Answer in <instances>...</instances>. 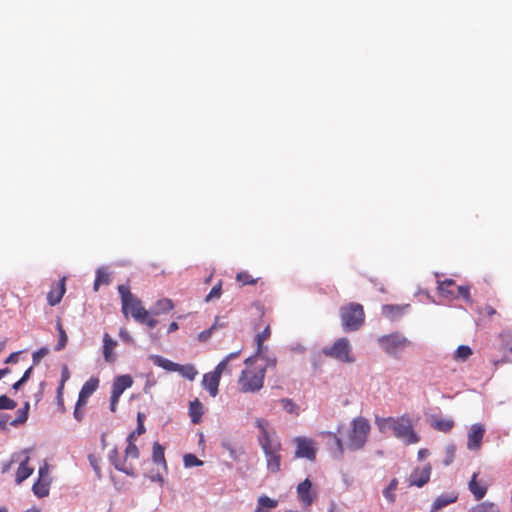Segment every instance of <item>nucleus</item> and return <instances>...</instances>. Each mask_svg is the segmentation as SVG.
Segmentation results:
<instances>
[{
    "instance_id": "f257e3e1",
    "label": "nucleus",
    "mask_w": 512,
    "mask_h": 512,
    "mask_svg": "<svg viewBox=\"0 0 512 512\" xmlns=\"http://www.w3.org/2000/svg\"><path fill=\"white\" fill-rule=\"evenodd\" d=\"M375 423L381 433L392 432L396 438L405 444H414L419 441L413 430L411 420L407 416L376 417Z\"/></svg>"
},
{
    "instance_id": "f03ea898",
    "label": "nucleus",
    "mask_w": 512,
    "mask_h": 512,
    "mask_svg": "<svg viewBox=\"0 0 512 512\" xmlns=\"http://www.w3.org/2000/svg\"><path fill=\"white\" fill-rule=\"evenodd\" d=\"M244 363L246 367L237 381L239 389L243 393H256L263 387L266 368L256 365L255 357H248Z\"/></svg>"
},
{
    "instance_id": "7ed1b4c3",
    "label": "nucleus",
    "mask_w": 512,
    "mask_h": 512,
    "mask_svg": "<svg viewBox=\"0 0 512 512\" xmlns=\"http://www.w3.org/2000/svg\"><path fill=\"white\" fill-rule=\"evenodd\" d=\"M370 432V424L364 417H357L351 423L346 446L350 450H359L366 444Z\"/></svg>"
},
{
    "instance_id": "20e7f679",
    "label": "nucleus",
    "mask_w": 512,
    "mask_h": 512,
    "mask_svg": "<svg viewBox=\"0 0 512 512\" xmlns=\"http://www.w3.org/2000/svg\"><path fill=\"white\" fill-rule=\"evenodd\" d=\"M340 316L345 331H356L364 323V310L362 305L350 303L341 307Z\"/></svg>"
},
{
    "instance_id": "39448f33",
    "label": "nucleus",
    "mask_w": 512,
    "mask_h": 512,
    "mask_svg": "<svg viewBox=\"0 0 512 512\" xmlns=\"http://www.w3.org/2000/svg\"><path fill=\"white\" fill-rule=\"evenodd\" d=\"M377 343L384 352L393 357L399 356L410 345V341L398 332L379 337Z\"/></svg>"
},
{
    "instance_id": "423d86ee",
    "label": "nucleus",
    "mask_w": 512,
    "mask_h": 512,
    "mask_svg": "<svg viewBox=\"0 0 512 512\" xmlns=\"http://www.w3.org/2000/svg\"><path fill=\"white\" fill-rule=\"evenodd\" d=\"M323 354L344 363H353L355 358L352 354V346L347 338H338L331 346L322 350Z\"/></svg>"
},
{
    "instance_id": "0eeeda50",
    "label": "nucleus",
    "mask_w": 512,
    "mask_h": 512,
    "mask_svg": "<svg viewBox=\"0 0 512 512\" xmlns=\"http://www.w3.org/2000/svg\"><path fill=\"white\" fill-rule=\"evenodd\" d=\"M149 359L158 367H161L170 372H178L181 376L187 378L188 380H194L197 376L198 372L196 368L191 365H180L170 361L159 355H150Z\"/></svg>"
},
{
    "instance_id": "6e6552de",
    "label": "nucleus",
    "mask_w": 512,
    "mask_h": 512,
    "mask_svg": "<svg viewBox=\"0 0 512 512\" xmlns=\"http://www.w3.org/2000/svg\"><path fill=\"white\" fill-rule=\"evenodd\" d=\"M266 460V467L270 473H277L281 468V441H274L268 444L260 445Z\"/></svg>"
},
{
    "instance_id": "1a4fd4ad",
    "label": "nucleus",
    "mask_w": 512,
    "mask_h": 512,
    "mask_svg": "<svg viewBox=\"0 0 512 512\" xmlns=\"http://www.w3.org/2000/svg\"><path fill=\"white\" fill-rule=\"evenodd\" d=\"M254 426L258 430L257 441L259 446L280 440L275 428L267 419L255 418Z\"/></svg>"
},
{
    "instance_id": "9d476101",
    "label": "nucleus",
    "mask_w": 512,
    "mask_h": 512,
    "mask_svg": "<svg viewBox=\"0 0 512 512\" xmlns=\"http://www.w3.org/2000/svg\"><path fill=\"white\" fill-rule=\"evenodd\" d=\"M29 461L30 457L28 449L12 455L11 463L19 464L15 477V482L17 484H21L23 481H25L28 477H30L33 474L34 468L28 465Z\"/></svg>"
},
{
    "instance_id": "9b49d317",
    "label": "nucleus",
    "mask_w": 512,
    "mask_h": 512,
    "mask_svg": "<svg viewBox=\"0 0 512 512\" xmlns=\"http://www.w3.org/2000/svg\"><path fill=\"white\" fill-rule=\"evenodd\" d=\"M296 451L295 455L298 458H306L308 460H314L316 455V443L306 437H297L295 439Z\"/></svg>"
},
{
    "instance_id": "f8f14e48",
    "label": "nucleus",
    "mask_w": 512,
    "mask_h": 512,
    "mask_svg": "<svg viewBox=\"0 0 512 512\" xmlns=\"http://www.w3.org/2000/svg\"><path fill=\"white\" fill-rule=\"evenodd\" d=\"M122 311L125 315L130 314L135 321L139 322L145 316L146 310L139 299L133 297L125 300L122 305Z\"/></svg>"
},
{
    "instance_id": "ddd939ff",
    "label": "nucleus",
    "mask_w": 512,
    "mask_h": 512,
    "mask_svg": "<svg viewBox=\"0 0 512 512\" xmlns=\"http://www.w3.org/2000/svg\"><path fill=\"white\" fill-rule=\"evenodd\" d=\"M431 465L415 468L409 476V486L423 487L430 479Z\"/></svg>"
},
{
    "instance_id": "4468645a",
    "label": "nucleus",
    "mask_w": 512,
    "mask_h": 512,
    "mask_svg": "<svg viewBox=\"0 0 512 512\" xmlns=\"http://www.w3.org/2000/svg\"><path fill=\"white\" fill-rule=\"evenodd\" d=\"M298 500L304 506H310L315 499V492L312 489V483L309 479H305L297 486Z\"/></svg>"
},
{
    "instance_id": "2eb2a0df",
    "label": "nucleus",
    "mask_w": 512,
    "mask_h": 512,
    "mask_svg": "<svg viewBox=\"0 0 512 512\" xmlns=\"http://www.w3.org/2000/svg\"><path fill=\"white\" fill-rule=\"evenodd\" d=\"M117 345V341L114 340L108 333L103 335L102 354L106 363L112 364L117 360V354L115 353Z\"/></svg>"
},
{
    "instance_id": "dca6fc26",
    "label": "nucleus",
    "mask_w": 512,
    "mask_h": 512,
    "mask_svg": "<svg viewBox=\"0 0 512 512\" xmlns=\"http://www.w3.org/2000/svg\"><path fill=\"white\" fill-rule=\"evenodd\" d=\"M485 429L480 424H474L471 426L468 433L467 447L470 450H477L480 448L482 439L484 436Z\"/></svg>"
},
{
    "instance_id": "f3484780",
    "label": "nucleus",
    "mask_w": 512,
    "mask_h": 512,
    "mask_svg": "<svg viewBox=\"0 0 512 512\" xmlns=\"http://www.w3.org/2000/svg\"><path fill=\"white\" fill-rule=\"evenodd\" d=\"M133 385V378L128 375H120L115 377L112 387H111V395H114L116 397H121L123 392L130 388Z\"/></svg>"
},
{
    "instance_id": "a211bd4d",
    "label": "nucleus",
    "mask_w": 512,
    "mask_h": 512,
    "mask_svg": "<svg viewBox=\"0 0 512 512\" xmlns=\"http://www.w3.org/2000/svg\"><path fill=\"white\" fill-rule=\"evenodd\" d=\"M410 308L409 304H386L382 306V314L390 320H397L403 316Z\"/></svg>"
},
{
    "instance_id": "6ab92c4d",
    "label": "nucleus",
    "mask_w": 512,
    "mask_h": 512,
    "mask_svg": "<svg viewBox=\"0 0 512 512\" xmlns=\"http://www.w3.org/2000/svg\"><path fill=\"white\" fill-rule=\"evenodd\" d=\"M220 378L221 377H219L214 372L206 373L203 376L202 386L210 393L212 397H215L218 394Z\"/></svg>"
},
{
    "instance_id": "aec40b11",
    "label": "nucleus",
    "mask_w": 512,
    "mask_h": 512,
    "mask_svg": "<svg viewBox=\"0 0 512 512\" xmlns=\"http://www.w3.org/2000/svg\"><path fill=\"white\" fill-rule=\"evenodd\" d=\"M117 457H118V452L114 448V449H112L109 452V455H108V458H109L110 462L114 465V467L117 470L125 473L128 476L134 477L135 476V472H134L133 468L128 466V465H126L124 462H121L120 460H118Z\"/></svg>"
},
{
    "instance_id": "412c9836",
    "label": "nucleus",
    "mask_w": 512,
    "mask_h": 512,
    "mask_svg": "<svg viewBox=\"0 0 512 512\" xmlns=\"http://www.w3.org/2000/svg\"><path fill=\"white\" fill-rule=\"evenodd\" d=\"M457 500V494L448 493L438 496L431 506L430 512H437Z\"/></svg>"
},
{
    "instance_id": "4be33fe9",
    "label": "nucleus",
    "mask_w": 512,
    "mask_h": 512,
    "mask_svg": "<svg viewBox=\"0 0 512 512\" xmlns=\"http://www.w3.org/2000/svg\"><path fill=\"white\" fill-rule=\"evenodd\" d=\"M152 461L158 466L161 467L164 472L167 471V463L164 456V447L155 442L152 448Z\"/></svg>"
},
{
    "instance_id": "5701e85b",
    "label": "nucleus",
    "mask_w": 512,
    "mask_h": 512,
    "mask_svg": "<svg viewBox=\"0 0 512 512\" xmlns=\"http://www.w3.org/2000/svg\"><path fill=\"white\" fill-rule=\"evenodd\" d=\"M204 413L203 404L199 401V399H194L190 402L189 405V416L194 424H198L202 420V416Z\"/></svg>"
},
{
    "instance_id": "b1692460",
    "label": "nucleus",
    "mask_w": 512,
    "mask_h": 512,
    "mask_svg": "<svg viewBox=\"0 0 512 512\" xmlns=\"http://www.w3.org/2000/svg\"><path fill=\"white\" fill-rule=\"evenodd\" d=\"M51 479L38 478L32 487V491L38 498H43L49 495Z\"/></svg>"
},
{
    "instance_id": "393cba45",
    "label": "nucleus",
    "mask_w": 512,
    "mask_h": 512,
    "mask_svg": "<svg viewBox=\"0 0 512 512\" xmlns=\"http://www.w3.org/2000/svg\"><path fill=\"white\" fill-rule=\"evenodd\" d=\"M65 280H66V278L63 277L60 280L58 288L54 289V290H51L48 293L47 300H48V303L51 306H55V305H57L61 301V299H62V297H63V295L65 293Z\"/></svg>"
},
{
    "instance_id": "a878e982",
    "label": "nucleus",
    "mask_w": 512,
    "mask_h": 512,
    "mask_svg": "<svg viewBox=\"0 0 512 512\" xmlns=\"http://www.w3.org/2000/svg\"><path fill=\"white\" fill-rule=\"evenodd\" d=\"M278 501L266 495H262L257 500V507L255 512H269V510L276 508Z\"/></svg>"
},
{
    "instance_id": "bb28decb",
    "label": "nucleus",
    "mask_w": 512,
    "mask_h": 512,
    "mask_svg": "<svg viewBox=\"0 0 512 512\" xmlns=\"http://www.w3.org/2000/svg\"><path fill=\"white\" fill-rule=\"evenodd\" d=\"M174 307L172 300L168 298L159 299L151 309V314L160 315L169 312Z\"/></svg>"
},
{
    "instance_id": "cd10ccee",
    "label": "nucleus",
    "mask_w": 512,
    "mask_h": 512,
    "mask_svg": "<svg viewBox=\"0 0 512 512\" xmlns=\"http://www.w3.org/2000/svg\"><path fill=\"white\" fill-rule=\"evenodd\" d=\"M99 386V379L96 377H91L89 380H87L84 385L82 386L80 393L82 398H89L98 388Z\"/></svg>"
},
{
    "instance_id": "c85d7f7f",
    "label": "nucleus",
    "mask_w": 512,
    "mask_h": 512,
    "mask_svg": "<svg viewBox=\"0 0 512 512\" xmlns=\"http://www.w3.org/2000/svg\"><path fill=\"white\" fill-rule=\"evenodd\" d=\"M110 282V274L106 267H100L96 272V279L94 282V290L97 291L101 284H108Z\"/></svg>"
},
{
    "instance_id": "c756f323",
    "label": "nucleus",
    "mask_w": 512,
    "mask_h": 512,
    "mask_svg": "<svg viewBox=\"0 0 512 512\" xmlns=\"http://www.w3.org/2000/svg\"><path fill=\"white\" fill-rule=\"evenodd\" d=\"M127 441H128V445L125 450L126 458L137 459L139 457V450H138L137 446L134 444L135 432H132L131 434H129Z\"/></svg>"
},
{
    "instance_id": "7c9ffc66",
    "label": "nucleus",
    "mask_w": 512,
    "mask_h": 512,
    "mask_svg": "<svg viewBox=\"0 0 512 512\" xmlns=\"http://www.w3.org/2000/svg\"><path fill=\"white\" fill-rule=\"evenodd\" d=\"M221 446L229 453L230 458L233 460H238L239 457L243 454L241 448L236 447L228 440L222 441Z\"/></svg>"
},
{
    "instance_id": "2f4dec72",
    "label": "nucleus",
    "mask_w": 512,
    "mask_h": 512,
    "mask_svg": "<svg viewBox=\"0 0 512 512\" xmlns=\"http://www.w3.org/2000/svg\"><path fill=\"white\" fill-rule=\"evenodd\" d=\"M476 477L477 474H474L471 481L469 482V490L477 500H480L485 496L486 488L478 485Z\"/></svg>"
},
{
    "instance_id": "473e14b6",
    "label": "nucleus",
    "mask_w": 512,
    "mask_h": 512,
    "mask_svg": "<svg viewBox=\"0 0 512 512\" xmlns=\"http://www.w3.org/2000/svg\"><path fill=\"white\" fill-rule=\"evenodd\" d=\"M398 486V480L396 478L392 479L389 485L384 489L383 496L389 503H394L396 500L395 490Z\"/></svg>"
},
{
    "instance_id": "72a5a7b5",
    "label": "nucleus",
    "mask_w": 512,
    "mask_h": 512,
    "mask_svg": "<svg viewBox=\"0 0 512 512\" xmlns=\"http://www.w3.org/2000/svg\"><path fill=\"white\" fill-rule=\"evenodd\" d=\"M252 357H255V363L257 362L258 359L265 361L266 364L263 367H265L266 369L268 367H274L276 365V358L268 352L267 347H264L263 355L258 356L256 352L255 355H253Z\"/></svg>"
},
{
    "instance_id": "f704fd0d",
    "label": "nucleus",
    "mask_w": 512,
    "mask_h": 512,
    "mask_svg": "<svg viewBox=\"0 0 512 512\" xmlns=\"http://www.w3.org/2000/svg\"><path fill=\"white\" fill-rule=\"evenodd\" d=\"M270 336V329L269 327H266L262 333H259L256 336V342H257V355L261 356L263 355V349H264V341L268 339Z\"/></svg>"
},
{
    "instance_id": "c9c22d12",
    "label": "nucleus",
    "mask_w": 512,
    "mask_h": 512,
    "mask_svg": "<svg viewBox=\"0 0 512 512\" xmlns=\"http://www.w3.org/2000/svg\"><path fill=\"white\" fill-rule=\"evenodd\" d=\"M472 355V349L467 345H460L456 352L454 358L456 360L465 361Z\"/></svg>"
},
{
    "instance_id": "e433bc0d",
    "label": "nucleus",
    "mask_w": 512,
    "mask_h": 512,
    "mask_svg": "<svg viewBox=\"0 0 512 512\" xmlns=\"http://www.w3.org/2000/svg\"><path fill=\"white\" fill-rule=\"evenodd\" d=\"M281 404H282V408L289 414H292V415H299L300 413V408L299 406L294 403L292 400L290 399H282L281 400Z\"/></svg>"
},
{
    "instance_id": "4c0bfd02",
    "label": "nucleus",
    "mask_w": 512,
    "mask_h": 512,
    "mask_svg": "<svg viewBox=\"0 0 512 512\" xmlns=\"http://www.w3.org/2000/svg\"><path fill=\"white\" fill-rule=\"evenodd\" d=\"M432 426L439 431L446 432L453 427V421L450 419H438L433 421Z\"/></svg>"
},
{
    "instance_id": "58836bf2",
    "label": "nucleus",
    "mask_w": 512,
    "mask_h": 512,
    "mask_svg": "<svg viewBox=\"0 0 512 512\" xmlns=\"http://www.w3.org/2000/svg\"><path fill=\"white\" fill-rule=\"evenodd\" d=\"M469 512H499V509L494 504L485 502L473 507Z\"/></svg>"
},
{
    "instance_id": "ea45409f",
    "label": "nucleus",
    "mask_w": 512,
    "mask_h": 512,
    "mask_svg": "<svg viewBox=\"0 0 512 512\" xmlns=\"http://www.w3.org/2000/svg\"><path fill=\"white\" fill-rule=\"evenodd\" d=\"M30 408L29 402L24 404V407L18 410L17 418L12 422L13 425L22 424L27 420L28 411Z\"/></svg>"
},
{
    "instance_id": "a19ab883",
    "label": "nucleus",
    "mask_w": 512,
    "mask_h": 512,
    "mask_svg": "<svg viewBox=\"0 0 512 512\" xmlns=\"http://www.w3.org/2000/svg\"><path fill=\"white\" fill-rule=\"evenodd\" d=\"M57 327H58V331H59V339H58V343H57L55 349L57 351H60L66 346L67 335H66L65 331L63 330L60 323L57 324Z\"/></svg>"
},
{
    "instance_id": "79ce46f5",
    "label": "nucleus",
    "mask_w": 512,
    "mask_h": 512,
    "mask_svg": "<svg viewBox=\"0 0 512 512\" xmlns=\"http://www.w3.org/2000/svg\"><path fill=\"white\" fill-rule=\"evenodd\" d=\"M16 406H17V403L14 400L10 399L6 395L0 396V410H2V409L11 410V409H14Z\"/></svg>"
},
{
    "instance_id": "37998d69",
    "label": "nucleus",
    "mask_w": 512,
    "mask_h": 512,
    "mask_svg": "<svg viewBox=\"0 0 512 512\" xmlns=\"http://www.w3.org/2000/svg\"><path fill=\"white\" fill-rule=\"evenodd\" d=\"M183 460L185 467L201 466L203 464V462L193 454H186Z\"/></svg>"
},
{
    "instance_id": "c03bdc74",
    "label": "nucleus",
    "mask_w": 512,
    "mask_h": 512,
    "mask_svg": "<svg viewBox=\"0 0 512 512\" xmlns=\"http://www.w3.org/2000/svg\"><path fill=\"white\" fill-rule=\"evenodd\" d=\"M48 353H49V349L46 347H43V348L35 351L32 354L33 363L35 365L38 364L46 355H48Z\"/></svg>"
},
{
    "instance_id": "a18cd8bd",
    "label": "nucleus",
    "mask_w": 512,
    "mask_h": 512,
    "mask_svg": "<svg viewBox=\"0 0 512 512\" xmlns=\"http://www.w3.org/2000/svg\"><path fill=\"white\" fill-rule=\"evenodd\" d=\"M70 378V372H69V369L66 365H64L62 367V371H61V381H60V386L58 388V394H60L63 390V387H64V384L66 381H68Z\"/></svg>"
},
{
    "instance_id": "49530a36",
    "label": "nucleus",
    "mask_w": 512,
    "mask_h": 512,
    "mask_svg": "<svg viewBox=\"0 0 512 512\" xmlns=\"http://www.w3.org/2000/svg\"><path fill=\"white\" fill-rule=\"evenodd\" d=\"M220 296H221V285L218 284L211 289L209 294L206 296L205 301L209 302L215 298H219Z\"/></svg>"
},
{
    "instance_id": "de8ad7c7",
    "label": "nucleus",
    "mask_w": 512,
    "mask_h": 512,
    "mask_svg": "<svg viewBox=\"0 0 512 512\" xmlns=\"http://www.w3.org/2000/svg\"><path fill=\"white\" fill-rule=\"evenodd\" d=\"M88 460H89V463H90L91 467L93 468V470L97 474L98 478H101V469H100V466H99L98 459L93 454H90L88 456Z\"/></svg>"
},
{
    "instance_id": "09e8293b",
    "label": "nucleus",
    "mask_w": 512,
    "mask_h": 512,
    "mask_svg": "<svg viewBox=\"0 0 512 512\" xmlns=\"http://www.w3.org/2000/svg\"><path fill=\"white\" fill-rule=\"evenodd\" d=\"M144 418H145V415L143 413H138V415H137L138 426H137L136 430L134 431L135 436L136 435L139 436L145 432Z\"/></svg>"
},
{
    "instance_id": "8fccbe9b",
    "label": "nucleus",
    "mask_w": 512,
    "mask_h": 512,
    "mask_svg": "<svg viewBox=\"0 0 512 512\" xmlns=\"http://www.w3.org/2000/svg\"><path fill=\"white\" fill-rule=\"evenodd\" d=\"M151 312L147 311L145 316L141 319V321H139V323H143V324H146L149 328H154L158 321L153 318V317H150V314Z\"/></svg>"
},
{
    "instance_id": "3c124183",
    "label": "nucleus",
    "mask_w": 512,
    "mask_h": 512,
    "mask_svg": "<svg viewBox=\"0 0 512 512\" xmlns=\"http://www.w3.org/2000/svg\"><path fill=\"white\" fill-rule=\"evenodd\" d=\"M38 478L51 479L50 471H49V466H48V464L46 462L39 467V469H38Z\"/></svg>"
},
{
    "instance_id": "603ef678",
    "label": "nucleus",
    "mask_w": 512,
    "mask_h": 512,
    "mask_svg": "<svg viewBox=\"0 0 512 512\" xmlns=\"http://www.w3.org/2000/svg\"><path fill=\"white\" fill-rule=\"evenodd\" d=\"M119 294L121 295L122 305L124 304L125 300L129 298H133L134 296L130 293L129 289L125 285H120L118 287Z\"/></svg>"
},
{
    "instance_id": "864d4df0",
    "label": "nucleus",
    "mask_w": 512,
    "mask_h": 512,
    "mask_svg": "<svg viewBox=\"0 0 512 512\" xmlns=\"http://www.w3.org/2000/svg\"><path fill=\"white\" fill-rule=\"evenodd\" d=\"M453 284V280H444L441 283H439L438 290L440 293L446 295V294H452V291L448 290V287Z\"/></svg>"
},
{
    "instance_id": "5fc2aeb1",
    "label": "nucleus",
    "mask_w": 512,
    "mask_h": 512,
    "mask_svg": "<svg viewBox=\"0 0 512 512\" xmlns=\"http://www.w3.org/2000/svg\"><path fill=\"white\" fill-rule=\"evenodd\" d=\"M237 280L242 282L243 284H254L255 280L251 278V276L246 272H241L237 274Z\"/></svg>"
},
{
    "instance_id": "6e6d98bb",
    "label": "nucleus",
    "mask_w": 512,
    "mask_h": 512,
    "mask_svg": "<svg viewBox=\"0 0 512 512\" xmlns=\"http://www.w3.org/2000/svg\"><path fill=\"white\" fill-rule=\"evenodd\" d=\"M457 291H458V295L457 296L463 297L466 301L470 300L469 287H467V286H459L457 288Z\"/></svg>"
},
{
    "instance_id": "4d7b16f0",
    "label": "nucleus",
    "mask_w": 512,
    "mask_h": 512,
    "mask_svg": "<svg viewBox=\"0 0 512 512\" xmlns=\"http://www.w3.org/2000/svg\"><path fill=\"white\" fill-rule=\"evenodd\" d=\"M150 480L153 481V482H157L159 483L160 485H163L164 484V477H163V474L159 471V469L157 470V472L155 473H152L150 476H149Z\"/></svg>"
},
{
    "instance_id": "13d9d810",
    "label": "nucleus",
    "mask_w": 512,
    "mask_h": 512,
    "mask_svg": "<svg viewBox=\"0 0 512 512\" xmlns=\"http://www.w3.org/2000/svg\"><path fill=\"white\" fill-rule=\"evenodd\" d=\"M228 365L227 360L223 359L214 369V373L217 374L219 377H221L222 373L225 371L226 367Z\"/></svg>"
},
{
    "instance_id": "bf43d9fd",
    "label": "nucleus",
    "mask_w": 512,
    "mask_h": 512,
    "mask_svg": "<svg viewBox=\"0 0 512 512\" xmlns=\"http://www.w3.org/2000/svg\"><path fill=\"white\" fill-rule=\"evenodd\" d=\"M119 336L123 341L129 342V343L133 341V338L131 337L130 333L124 328L120 329Z\"/></svg>"
},
{
    "instance_id": "052dcab7",
    "label": "nucleus",
    "mask_w": 512,
    "mask_h": 512,
    "mask_svg": "<svg viewBox=\"0 0 512 512\" xmlns=\"http://www.w3.org/2000/svg\"><path fill=\"white\" fill-rule=\"evenodd\" d=\"M212 330H213V327H211L210 329L208 330H205V331H202L199 336H198V339L200 341H206L212 334Z\"/></svg>"
},
{
    "instance_id": "680f3d73",
    "label": "nucleus",
    "mask_w": 512,
    "mask_h": 512,
    "mask_svg": "<svg viewBox=\"0 0 512 512\" xmlns=\"http://www.w3.org/2000/svg\"><path fill=\"white\" fill-rule=\"evenodd\" d=\"M119 399L120 397H116L114 395H111V399H110V410L112 412H115L116 409H117V405H118V402H119Z\"/></svg>"
},
{
    "instance_id": "e2e57ef3",
    "label": "nucleus",
    "mask_w": 512,
    "mask_h": 512,
    "mask_svg": "<svg viewBox=\"0 0 512 512\" xmlns=\"http://www.w3.org/2000/svg\"><path fill=\"white\" fill-rule=\"evenodd\" d=\"M88 398H82L81 393H79L78 401L76 406L82 408L86 405Z\"/></svg>"
},
{
    "instance_id": "0e129e2a",
    "label": "nucleus",
    "mask_w": 512,
    "mask_h": 512,
    "mask_svg": "<svg viewBox=\"0 0 512 512\" xmlns=\"http://www.w3.org/2000/svg\"><path fill=\"white\" fill-rule=\"evenodd\" d=\"M428 455L429 451L427 449H420L417 454L419 460L425 459Z\"/></svg>"
},
{
    "instance_id": "69168bd1",
    "label": "nucleus",
    "mask_w": 512,
    "mask_h": 512,
    "mask_svg": "<svg viewBox=\"0 0 512 512\" xmlns=\"http://www.w3.org/2000/svg\"><path fill=\"white\" fill-rule=\"evenodd\" d=\"M239 354H240V351L232 352V353L228 354L224 359L227 360V362L229 363L233 359H236L239 356Z\"/></svg>"
},
{
    "instance_id": "338daca9",
    "label": "nucleus",
    "mask_w": 512,
    "mask_h": 512,
    "mask_svg": "<svg viewBox=\"0 0 512 512\" xmlns=\"http://www.w3.org/2000/svg\"><path fill=\"white\" fill-rule=\"evenodd\" d=\"M292 350L296 353H303L305 351V347L301 344H296L292 347Z\"/></svg>"
},
{
    "instance_id": "774afa93",
    "label": "nucleus",
    "mask_w": 512,
    "mask_h": 512,
    "mask_svg": "<svg viewBox=\"0 0 512 512\" xmlns=\"http://www.w3.org/2000/svg\"><path fill=\"white\" fill-rule=\"evenodd\" d=\"M328 512H344L341 508H339L335 503L331 504Z\"/></svg>"
}]
</instances>
